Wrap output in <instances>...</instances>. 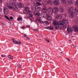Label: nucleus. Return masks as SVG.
<instances>
[{"mask_svg": "<svg viewBox=\"0 0 78 78\" xmlns=\"http://www.w3.org/2000/svg\"><path fill=\"white\" fill-rule=\"evenodd\" d=\"M13 56H10V59H13Z\"/></svg>", "mask_w": 78, "mask_h": 78, "instance_id": "4c0bfd02", "label": "nucleus"}, {"mask_svg": "<svg viewBox=\"0 0 78 78\" xmlns=\"http://www.w3.org/2000/svg\"><path fill=\"white\" fill-rule=\"evenodd\" d=\"M3 9L5 14H6V15L8 14V9L5 7Z\"/></svg>", "mask_w": 78, "mask_h": 78, "instance_id": "9d476101", "label": "nucleus"}, {"mask_svg": "<svg viewBox=\"0 0 78 78\" xmlns=\"http://www.w3.org/2000/svg\"><path fill=\"white\" fill-rule=\"evenodd\" d=\"M73 28H74V31L75 32H78V26L76 25L73 26Z\"/></svg>", "mask_w": 78, "mask_h": 78, "instance_id": "4468645a", "label": "nucleus"}, {"mask_svg": "<svg viewBox=\"0 0 78 78\" xmlns=\"http://www.w3.org/2000/svg\"><path fill=\"white\" fill-rule=\"evenodd\" d=\"M1 57H2V58H4L6 56V55H1Z\"/></svg>", "mask_w": 78, "mask_h": 78, "instance_id": "7c9ffc66", "label": "nucleus"}, {"mask_svg": "<svg viewBox=\"0 0 78 78\" xmlns=\"http://www.w3.org/2000/svg\"><path fill=\"white\" fill-rule=\"evenodd\" d=\"M63 3H66L67 2L66 0H62Z\"/></svg>", "mask_w": 78, "mask_h": 78, "instance_id": "cd10ccee", "label": "nucleus"}, {"mask_svg": "<svg viewBox=\"0 0 78 78\" xmlns=\"http://www.w3.org/2000/svg\"><path fill=\"white\" fill-rule=\"evenodd\" d=\"M58 3H59L58 0H55L54 2V4L55 5H58Z\"/></svg>", "mask_w": 78, "mask_h": 78, "instance_id": "f3484780", "label": "nucleus"}, {"mask_svg": "<svg viewBox=\"0 0 78 78\" xmlns=\"http://www.w3.org/2000/svg\"><path fill=\"white\" fill-rule=\"evenodd\" d=\"M67 2L69 3V4H70V5H72L73 4V1L71 0H68Z\"/></svg>", "mask_w": 78, "mask_h": 78, "instance_id": "6ab92c4d", "label": "nucleus"}, {"mask_svg": "<svg viewBox=\"0 0 78 78\" xmlns=\"http://www.w3.org/2000/svg\"><path fill=\"white\" fill-rule=\"evenodd\" d=\"M16 42V41H13L12 42L13 43H14V42Z\"/></svg>", "mask_w": 78, "mask_h": 78, "instance_id": "49530a36", "label": "nucleus"}, {"mask_svg": "<svg viewBox=\"0 0 78 78\" xmlns=\"http://www.w3.org/2000/svg\"><path fill=\"white\" fill-rule=\"evenodd\" d=\"M58 10L59 9L57 7H55L53 9L50 10L49 11V13L50 15H53V14H57Z\"/></svg>", "mask_w": 78, "mask_h": 78, "instance_id": "f03ea898", "label": "nucleus"}, {"mask_svg": "<svg viewBox=\"0 0 78 78\" xmlns=\"http://www.w3.org/2000/svg\"><path fill=\"white\" fill-rule=\"evenodd\" d=\"M12 40H14V38H12L11 39V41H13Z\"/></svg>", "mask_w": 78, "mask_h": 78, "instance_id": "a18cd8bd", "label": "nucleus"}, {"mask_svg": "<svg viewBox=\"0 0 78 78\" xmlns=\"http://www.w3.org/2000/svg\"><path fill=\"white\" fill-rule=\"evenodd\" d=\"M58 27H59V26H55V28H56V29H58Z\"/></svg>", "mask_w": 78, "mask_h": 78, "instance_id": "f704fd0d", "label": "nucleus"}, {"mask_svg": "<svg viewBox=\"0 0 78 78\" xmlns=\"http://www.w3.org/2000/svg\"><path fill=\"white\" fill-rule=\"evenodd\" d=\"M9 76V75L7 76Z\"/></svg>", "mask_w": 78, "mask_h": 78, "instance_id": "4d7b16f0", "label": "nucleus"}, {"mask_svg": "<svg viewBox=\"0 0 78 78\" xmlns=\"http://www.w3.org/2000/svg\"><path fill=\"white\" fill-rule=\"evenodd\" d=\"M31 9H32V11H33V10H34V8H35V7H34V6H33V5H32V6H31Z\"/></svg>", "mask_w": 78, "mask_h": 78, "instance_id": "393cba45", "label": "nucleus"}, {"mask_svg": "<svg viewBox=\"0 0 78 78\" xmlns=\"http://www.w3.org/2000/svg\"><path fill=\"white\" fill-rule=\"evenodd\" d=\"M73 7L71 6L69 8V9L68 10V12L70 13V17L72 18L74 17V15H73Z\"/></svg>", "mask_w": 78, "mask_h": 78, "instance_id": "7ed1b4c3", "label": "nucleus"}, {"mask_svg": "<svg viewBox=\"0 0 78 78\" xmlns=\"http://www.w3.org/2000/svg\"><path fill=\"white\" fill-rule=\"evenodd\" d=\"M18 67H19V68H20L21 67V65L20 64H18L17 65Z\"/></svg>", "mask_w": 78, "mask_h": 78, "instance_id": "473e14b6", "label": "nucleus"}, {"mask_svg": "<svg viewBox=\"0 0 78 78\" xmlns=\"http://www.w3.org/2000/svg\"><path fill=\"white\" fill-rule=\"evenodd\" d=\"M59 11L60 13H63L64 12V8L62 7L60 8Z\"/></svg>", "mask_w": 78, "mask_h": 78, "instance_id": "2eb2a0df", "label": "nucleus"}, {"mask_svg": "<svg viewBox=\"0 0 78 78\" xmlns=\"http://www.w3.org/2000/svg\"><path fill=\"white\" fill-rule=\"evenodd\" d=\"M75 5L76 6H78V0H76L75 2Z\"/></svg>", "mask_w": 78, "mask_h": 78, "instance_id": "a878e982", "label": "nucleus"}, {"mask_svg": "<svg viewBox=\"0 0 78 78\" xmlns=\"http://www.w3.org/2000/svg\"><path fill=\"white\" fill-rule=\"evenodd\" d=\"M34 15L35 16H36V17H39L41 16V13H40L39 12H37L35 13Z\"/></svg>", "mask_w": 78, "mask_h": 78, "instance_id": "aec40b11", "label": "nucleus"}, {"mask_svg": "<svg viewBox=\"0 0 78 78\" xmlns=\"http://www.w3.org/2000/svg\"><path fill=\"white\" fill-rule=\"evenodd\" d=\"M24 14H30V12L29 10H23Z\"/></svg>", "mask_w": 78, "mask_h": 78, "instance_id": "ddd939ff", "label": "nucleus"}, {"mask_svg": "<svg viewBox=\"0 0 78 78\" xmlns=\"http://www.w3.org/2000/svg\"><path fill=\"white\" fill-rule=\"evenodd\" d=\"M75 47H76V46H75Z\"/></svg>", "mask_w": 78, "mask_h": 78, "instance_id": "bf43d9fd", "label": "nucleus"}, {"mask_svg": "<svg viewBox=\"0 0 78 78\" xmlns=\"http://www.w3.org/2000/svg\"><path fill=\"white\" fill-rule=\"evenodd\" d=\"M60 17V15L57 14L56 16V18L58 19Z\"/></svg>", "mask_w": 78, "mask_h": 78, "instance_id": "bb28decb", "label": "nucleus"}, {"mask_svg": "<svg viewBox=\"0 0 78 78\" xmlns=\"http://www.w3.org/2000/svg\"><path fill=\"white\" fill-rule=\"evenodd\" d=\"M33 14L29 15V17H33Z\"/></svg>", "mask_w": 78, "mask_h": 78, "instance_id": "2f4dec72", "label": "nucleus"}, {"mask_svg": "<svg viewBox=\"0 0 78 78\" xmlns=\"http://www.w3.org/2000/svg\"><path fill=\"white\" fill-rule=\"evenodd\" d=\"M9 4L10 6H7V8L9 9H11L12 8L13 9H14L15 11H17L18 10V6H17L16 3L12 1H10L9 2Z\"/></svg>", "mask_w": 78, "mask_h": 78, "instance_id": "f257e3e1", "label": "nucleus"}, {"mask_svg": "<svg viewBox=\"0 0 78 78\" xmlns=\"http://www.w3.org/2000/svg\"><path fill=\"white\" fill-rule=\"evenodd\" d=\"M4 17L6 18V19H8V20L9 21H11V20H10V19H9V17H8V16H7L6 15H5L4 16Z\"/></svg>", "mask_w": 78, "mask_h": 78, "instance_id": "5701e85b", "label": "nucleus"}, {"mask_svg": "<svg viewBox=\"0 0 78 78\" xmlns=\"http://www.w3.org/2000/svg\"><path fill=\"white\" fill-rule=\"evenodd\" d=\"M0 18H1V17H0Z\"/></svg>", "mask_w": 78, "mask_h": 78, "instance_id": "13d9d810", "label": "nucleus"}, {"mask_svg": "<svg viewBox=\"0 0 78 78\" xmlns=\"http://www.w3.org/2000/svg\"><path fill=\"white\" fill-rule=\"evenodd\" d=\"M61 53H62V54H63V53L62 52H61Z\"/></svg>", "mask_w": 78, "mask_h": 78, "instance_id": "603ef678", "label": "nucleus"}, {"mask_svg": "<svg viewBox=\"0 0 78 78\" xmlns=\"http://www.w3.org/2000/svg\"><path fill=\"white\" fill-rule=\"evenodd\" d=\"M64 26H63V27H63V28H64Z\"/></svg>", "mask_w": 78, "mask_h": 78, "instance_id": "6e6d98bb", "label": "nucleus"}, {"mask_svg": "<svg viewBox=\"0 0 78 78\" xmlns=\"http://www.w3.org/2000/svg\"><path fill=\"white\" fill-rule=\"evenodd\" d=\"M37 30V29H35L34 30V31H36Z\"/></svg>", "mask_w": 78, "mask_h": 78, "instance_id": "8fccbe9b", "label": "nucleus"}, {"mask_svg": "<svg viewBox=\"0 0 78 78\" xmlns=\"http://www.w3.org/2000/svg\"><path fill=\"white\" fill-rule=\"evenodd\" d=\"M42 11L43 12L44 14H47V9L46 7H43L41 9Z\"/></svg>", "mask_w": 78, "mask_h": 78, "instance_id": "39448f33", "label": "nucleus"}, {"mask_svg": "<svg viewBox=\"0 0 78 78\" xmlns=\"http://www.w3.org/2000/svg\"><path fill=\"white\" fill-rule=\"evenodd\" d=\"M0 11H2V8H0Z\"/></svg>", "mask_w": 78, "mask_h": 78, "instance_id": "c03bdc74", "label": "nucleus"}, {"mask_svg": "<svg viewBox=\"0 0 78 78\" xmlns=\"http://www.w3.org/2000/svg\"><path fill=\"white\" fill-rule=\"evenodd\" d=\"M11 55H9L8 56V58H9V59H10V57H11Z\"/></svg>", "mask_w": 78, "mask_h": 78, "instance_id": "58836bf2", "label": "nucleus"}, {"mask_svg": "<svg viewBox=\"0 0 78 78\" xmlns=\"http://www.w3.org/2000/svg\"><path fill=\"white\" fill-rule=\"evenodd\" d=\"M26 27L27 28H30V26H27Z\"/></svg>", "mask_w": 78, "mask_h": 78, "instance_id": "a19ab883", "label": "nucleus"}, {"mask_svg": "<svg viewBox=\"0 0 78 78\" xmlns=\"http://www.w3.org/2000/svg\"><path fill=\"white\" fill-rule=\"evenodd\" d=\"M44 3L46 5H50L52 2L51 0H44Z\"/></svg>", "mask_w": 78, "mask_h": 78, "instance_id": "6e6552de", "label": "nucleus"}, {"mask_svg": "<svg viewBox=\"0 0 78 78\" xmlns=\"http://www.w3.org/2000/svg\"><path fill=\"white\" fill-rule=\"evenodd\" d=\"M36 4L37 5L36 6H41V3L39 2H37L36 3Z\"/></svg>", "mask_w": 78, "mask_h": 78, "instance_id": "412c9836", "label": "nucleus"}, {"mask_svg": "<svg viewBox=\"0 0 78 78\" xmlns=\"http://www.w3.org/2000/svg\"><path fill=\"white\" fill-rule=\"evenodd\" d=\"M70 29H69V27H68L67 29V31L68 32V33H72V31L71 30V28L70 27Z\"/></svg>", "mask_w": 78, "mask_h": 78, "instance_id": "a211bd4d", "label": "nucleus"}, {"mask_svg": "<svg viewBox=\"0 0 78 78\" xmlns=\"http://www.w3.org/2000/svg\"><path fill=\"white\" fill-rule=\"evenodd\" d=\"M23 76V77H25V76H26V75H24Z\"/></svg>", "mask_w": 78, "mask_h": 78, "instance_id": "de8ad7c7", "label": "nucleus"}, {"mask_svg": "<svg viewBox=\"0 0 78 78\" xmlns=\"http://www.w3.org/2000/svg\"><path fill=\"white\" fill-rule=\"evenodd\" d=\"M15 44H21V42L20 41L18 40L16 42V43H15Z\"/></svg>", "mask_w": 78, "mask_h": 78, "instance_id": "4be33fe9", "label": "nucleus"}, {"mask_svg": "<svg viewBox=\"0 0 78 78\" xmlns=\"http://www.w3.org/2000/svg\"><path fill=\"white\" fill-rule=\"evenodd\" d=\"M17 6H19L20 8H23L24 6V5L22 4V3H19L17 4Z\"/></svg>", "mask_w": 78, "mask_h": 78, "instance_id": "f8f14e48", "label": "nucleus"}, {"mask_svg": "<svg viewBox=\"0 0 78 78\" xmlns=\"http://www.w3.org/2000/svg\"><path fill=\"white\" fill-rule=\"evenodd\" d=\"M46 18L47 20L48 21H49V20H51V19H52L51 16L49 15H46Z\"/></svg>", "mask_w": 78, "mask_h": 78, "instance_id": "9b49d317", "label": "nucleus"}, {"mask_svg": "<svg viewBox=\"0 0 78 78\" xmlns=\"http://www.w3.org/2000/svg\"><path fill=\"white\" fill-rule=\"evenodd\" d=\"M17 20H18V21H20V20H22V18H21V17H19L17 19Z\"/></svg>", "mask_w": 78, "mask_h": 78, "instance_id": "b1692460", "label": "nucleus"}, {"mask_svg": "<svg viewBox=\"0 0 78 78\" xmlns=\"http://www.w3.org/2000/svg\"><path fill=\"white\" fill-rule=\"evenodd\" d=\"M68 21L66 19L62 20V21H59L60 25H64V24H67Z\"/></svg>", "mask_w": 78, "mask_h": 78, "instance_id": "20e7f679", "label": "nucleus"}, {"mask_svg": "<svg viewBox=\"0 0 78 78\" xmlns=\"http://www.w3.org/2000/svg\"><path fill=\"white\" fill-rule=\"evenodd\" d=\"M47 23V25H48L49 24V23L48 21H44L43 22V23Z\"/></svg>", "mask_w": 78, "mask_h": 78, "instance_id": "c756f323", "label": "nucleus"}, {"mask_svg": "<svg viewBox=\"0 0 78 78\" xmlns=\"http://www.w3.org/2000/svg\"><path fill=\"white\" fill-rule=\"evenodd\" d=\"M37 30V29H35L34 30V31H36Z\"/></svg>", "mask_w": 78, "mask_h": 78, "instance_id": "09e8293b", "label": "nucleus"}, {"mask_svg": "<svg viewBox=\"0 0 78 78\" xmlns=\"http://www.w3.org/2000/svg\"><path fill=\"white\" fill-rule=\"evenodd\" d=\"M66 59H67V61H70V59H69V58H66Z\"/></svg>", "mask_w": 78, "mask_h": 78, "instance_id": "79ce46f5", "label": "nucleus"}, {"mask_svg": "<svg viewBox=\"0 0 78 78\" xmlns=\"http://www.w3.org/2000/svg\"><path fill=\"white\" fill-rule=\"evenodd\" d=\"M21 28H22V29H25V27L23 26V27H21Z\"/></svg>", "mask_w": 78, "mask_h": 78, "instance_id": "ea45409f", "label": "nucleus"}, {"mask_svg": "<svg viewBox=\"0 0 78 78\" xmlns=\"http://www.w3.org/2000/svg\"><path fill=\"white\" fill-rule=\"evenodd\" d=\"M23 36H24V37H27V35L24 34Z\"/></svg>", "mask_w": 78, "mask_h": 78, "instance_id": "37998d69", "label": "nucleus"}, {"mask_svg": "<svg viewBox=\"0 0 78 78\" xmlns=\"http://www.w3.org/2000/svg\"><path fill=\"white\" fill-rule=\"evenodd\" d=\"M45 40L46 41H47L48 42V43L50 42V41H49V40H48V39H47V38H45Z\"/></svg>", "mask_w": 78, "mask_h": 78, "instance_id": "c85d7f7f", "label": "nucleus"}, {"mask_svg": "<svg viewBox=\"0 0 78 78\" xmlns=\"http://www.w3.org/2000/svg\"><path fill=\"white\" fill-rule=\"evenodd\" d=\"M2 25H5V24L3 23H2Z\"/></svg>", "mask_w": 78, "mask_h": 78, "instance_id": "3c124183", "label": "nucleus"}, {"mask_svg": "<svg viewBox=\"0 0 78 78\" xmlns=\"http://www.w3.org/2000/svg\"><path fill=\"white\" fill-rule=\"evenodd\" d=\"M10 19H11V20H12L13 19V17L12 16H11L10 17Z\"/></svg>", "mask_w": 78, "mask_h": 78, "instance_id": "c9c22d12", "label": "nucleus"}, {"mask_svg": "<svg viewBox=\"0 0 78 78\" xmlns=\"http://www.w3.org/2000/svg\"><path fill=\"white\" fill-rule=\"evenodd\" d=\"M26 39L28 40H30V38L28 37H26Z\"/></svg>", "mask_w": 78, "mask_h": 78, "instance_id": "e433bc0d", "label": "nucleus"}, {"mask_svg": "<svg viewBox=\"0 0 78 78\" xmlns=\"http://www.w3.org/2000/svg\"><path fill=\"white\" fill-rule=\"evenodd\" d=\"M41 8L40 6H36L35 7V9H34L37 12H39V11H41Z\"/></svg>", "mask_w": 78, "mask_h": 78, "instance_id": "0eeeda50", "label": "nucleus"}, {"mask_svg": "<svg viewBox=\"0 0 78 78\" xmlns=\"http://www.w3.org/2000/svg\"><path fill=\"white\" fill-rule=\"evenodd\" d=\"M53 23L54 25H57V26H59V25H60L59 22L55 20H53Z\"/></svg>", "mask_w": 78, "mask_h": 78, "instance_id": "423d86ee", "label": "nucleus"}, {"mask_svg": "<svg viewBox=\"0 0 78 78\" xmlns=\"http://www.w3.org/2000/svg\"><path fill=\"white\" fill-rule=\"evenodd\" d=\"M36 21H38L39 23H44V22L42 21H41V17H39L38 18H37L36 19Z\"/></svg>", "mask_w": 78, "mask_h": 78, "instance_id": "1a4fd4ad", "label": "nucleus"}, {"mask_svg": "<svg viewBox=\"0 0 78 78\" xmlns=\"http://www.w3.org/2000/svg\"><path fill=\"white\" fill-rule=\"evenodd\" d=\"M47 14H44V16H43V17H44L45 18V17H46L47 16Z\"/></svg>", "mask_w": 78, "mask_h": 78, "instance_id": "72a5a7b5", "label": "nucleus"}, {"mask_svg": "<svg viewBox=\"0 0 78 78\" xmlns=\"http://www.w3.org/2000/svg\"><path fill=\"white\" fill-rule=\"evenodd\" d=\"M14 0L15 1H17V0Z\"/></svg>", "mask_w": 78, "mask_h": 78, "instance_id": "5fc2aeb1", "label": "nucleus"}, {"mask_svg": "<svg viewBox=\"0 0 78 78\" xmlns=\"http://www.w3.org/2000/svg\"><path fill=\"white\" fill-rule=\"evenodd\" d=\"M44 28H45V29H48H48H49L50 30H53L54 29V27H51L50 26H49L48 27H44Z\"/></svg>", "mask_w": 78, "mask_h": 78, "instance_id": "dca6fc26", "label": "nucleus"}, {"mask_svg": "<svg viewBox=\"0 0 78 78\" xmlns=\"http://www.w3.org/2000/svg\"><path fill=\"white\" fill-rule=\"evenodd\" d=\"M0 1H1V2H2V0H0Z\"/></svg>", "mask_w": 78, "mask_h": 78, "instance_id": "864d4df0", "label": "nucleus"}]
</instances>
